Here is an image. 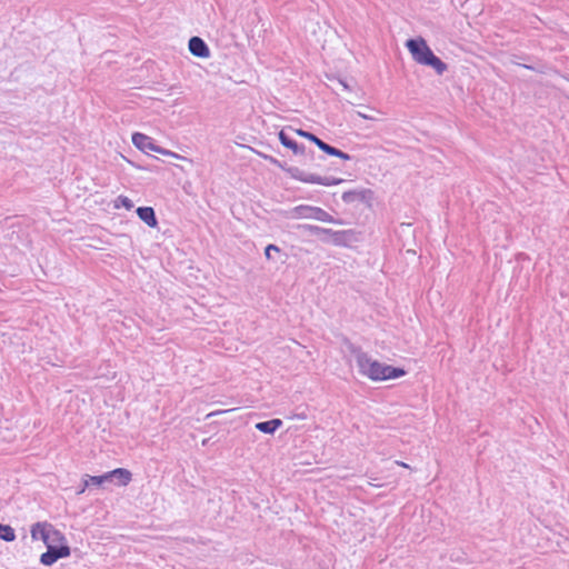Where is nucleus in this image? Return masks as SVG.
<instances>
[{"label":"nucleus","mask_w":569,"mask_h":569,"mask_svg":"<svg viewBox=\"0 0 569 569\" xmlns=\"http://www.w3.org/2000/svg\"><path fill=\"white\" fill-rule=\"evenodd\" d=\"M355 357L359 373L372 381L397 379L406 375L405 369L375 360L360 349L355 353Z\"/></svg>","instance_id":"nucleus-1"},{"label":"nucleus","mask_w":569,"mask_h":569,"mask_svg":"<svg viewBox=\"0 0 569 569\" xmlns=\"http://www.w3.org/2000/svg\"><path fill=\"white\" fill-rule=\"evenodd\" d=\"M406 47L417 63L432 68L438 76L448 70L447 63L433 53L423 38L408 39Z\"/></svg>","instance_id":"nucleus-2"},{"label":"nucleus","mask_w":569,"mask_h":569,"mask_svg":"<svg viewBox=\"0 0 569 569\" xmlns=\"http://www.w3.org/2000/svg\"><path fill=\"white\" fill-rule=\"evenodd\" d=\"M260 157H262L264 160H267L269 163L278 167L282 171H284L287 174H289L292 179L305 182V183H316L321 186H337L343 182L342 178H336V177H321L313 173H306L303 170H301L298 167L288 166L287 162L280 161L277 158L268 154H263L261 152L258 153Z\"/></svg>","instance_id":"nucleus-3"},{"label":"nucleus","mask_w":569,"mask_h":569,"mask_svg":"<svg viewBox=\"0 0 569 569\" xmlns=\"http://www.w3.org/2000/svg\"><path fill=\"white\" fill-rule=\"evenodd\" d=\"M312 236H320L321 233H328L329 238L322 237L321 241L326 243H332L338 247H348L352 242L358 240L357 232L352 229L348 230H333L329 228L319 227L316 224H299L297 227Z\"/></svg>","instance_id":"nucleus-4"},{"label":"nucleus","mask_w":569,"mask_h":569,"mask_svg":"<svg viewBox=\"0 0 569 569\" xmlns=\"http://www.w3.org/2000/svg\"><path fill=\"white\" fill-rule=\"evenodd\" d=\"M286 217L289 219H313L321 222L342 224L343 221L333 218L320 207L299 204L287 211Z\"/></svg>","instance_id":"nucleus-5"},{"label":"nucleus","mask_w":569,"mask_h":569,"mask_svg":"<svg viewBox=\"0 0 569 569\" xmlns=\"http://www.w3.org/2000/svg\"><path fill=\"white\" fill-rule=\"evenodd\" d=\"M47 551L40 556V563L43 566H52L59 559L67 558L71 553L68 545H49L46 546Z\"/></svg>","instance_id":"nucleus-6"},{"label":"nucleus","mask_w":569,"mask_h":569,"mask_svg":"<svg viewBox=\"0 0 569 569\" xmlns=\"http://www.w3.org/2000/svg\"><path fill=\"white\" fill-rule=\"evenodd\" d=\"M341 199L348 204L359 202L371 207L375 199V192L371 189L366 188L348 190L342 193Z\"/></svg>","instance_id":"nucleus-7"},{"label":"nucleus","mask_w":569,"mask_h":569,"mask_svg":"<svg viewBox=\"0 0 569 569\" xmlns=\"http://www.w3.org/2000/svg\"><path fill=\"white\" fill-rule=\"evenodd\" d=\"M278 137H279V141L281 142V144L283 147L292 150V152L295 154L306 156V157L310 158L311 160L315 158V152L313 151L307 152L306 151V147L303 144L298 143L295 139H292L286 132L284 129L280 130V132L278 133Z\"/></svg>","instance_id":"nucleus-8"},{"label":"nucleus","mask_w":569,"mask_h":569,"mask_svg":"<svg viewBox=\"0 0 569 569\" xmlns=\"http://www.w3.org/2000/svg\"><path fill=\"white\" fill-rule=\"evenodd\" d=\"M132 143L137 149L147 154L149 153V151L156 152L158 147V144H156L154 140L151 137L141 132H134L132 134Z\"/></svg>","instance_id":"nucleus-9"},{"label":"nucleus","mask_w":569,"mask_h":569,"mask_svg":"<svg viewBox=\"0 0 569 569\" xmlns=\"http://www.w3.org/2000/svg\"><path fill=\"white\" fill-rule=\"evenodd\" d=\"M188 47H189V51L194 57H198V58H209L210 57V49H209L208 44L204 42V40L201 39L200 37H197V36L191 37L189 39Z\"/></svg>","instance_id":"nucleus-10"},{"label":"nucleus","mask_w":569,"mask_h":569,"mask_svg":"<svg viewBox=\"0 0 569 569\" xmlns=\"http://www.w3.org/2000/svg\"><path fill=\"white\" fill-rule=\"evenodd\" d=\"M53 529V526L47 521L44 522H36L31 526V538L33 540H42L43 543L50 540V532Z\"/></svg>","instance_id":"nucleus-11"},{"label":"nucleus","mask_w":569,"mask_h":569,"mask_svg":"<svg viewBox=\"0 0 569 569\" xmlns=\"http://www.w3.org/2000/svg\"><path fill=\"white\" fill-rule=\"evenodd\" d=\"M106 473L108 481H114L118 486H127L132 479L131 471L124 468H117Z\"/></svg>","instance_id":"nucleus-12"},{"label":"nucleus","mask_w":569,"mask_h":569,"mask_svg":"<svg viewBox=\"0 0 569 569\" xmlns=\"http://www.w3.org/2000/svg\"><path fill=\"white\" fill-rule=\"evenodd\" d=\"M136 212L139 219L143 221L148 227L156 228L158 226L156 212L152 207H139L137 208Z\"/></svg>","instance_id":"nucleus-13"},{"label":"nucleus","mask_w":569,"mask_h":569,"mask_svg":"<svg viewBox=\"0 0 569 569\" xmlns=\"http://www.w3.org/2000/svg\"><path fill=\"white\" fill-rule=\"evenodd\" d=\"M282 423L283 422L281 419L274 418L256 423V429L266 435H273L282 426Z\"/></svg>","instance_id":"nucleus-14"},{"label":"nucleus","mask_w":569,"mask_h":569,"mask_svg":"<svg viewBox=\"0 0 569 569\" xmlns=\"http://www.w3.org/2000/svg\"><path fill=\"white\" fill-rule=\"evenodd\" d=\"M320 150L323 151L325 153H327L328 156L337 157V158H340L342 160H350L351 159L350 154L341 151L340 149H338L336 147L330 146L327 142H323V143L320 144Z\"/></svg>","instance_id":"nucleus-15"},{"label":"nucleus","mask_w":569,"mask_h":569,"mask_svg":"<svg viewBox=\"0 0 569 569\" xmlns=\"http://www.w3.org/2000/svg\"><path fill=\"white\" fill-rule=\"evenodd\" d=\"M17 538L14 529L9 525L0 523V539L6 542H12Z\"/></svg>","instance_id":"nucleus-16"},{"label":"nucleus","mask_w":569,"mask_h":569,"mask_svg":"<svg viewBox=\"0 0 569 569\" xmlns=\"http://www.w3.org/2000/svg\"><path fill=\"white\" fill-rule=\"evenodd\" d=\"M49 536H50V540H48V542L44 543L46 546H49V545H68L64 535L60 530L56 529L54 527L51 530Z\"/></svg>","instance_id":"nucleus-17"},{"label":"nucleus","mask_w":569,"mask_h":569,"mask_svg":"<svg viewBox=\"0 0 569 569\" xmlns=\"http://www.w3.org/2000/svg\"><path fill=\"white\" fill-rule=\"evenodd\" d=\"M106 481H108L107 473H103L101 476H88V479L84 480V487L80 490V492H83L86 487L100 486Z\"/></svg>","instance_id":"nucleus-18"},{"label":"nucleus","mask_w":569,"mask_h":569,"mask_svg":"<svg viewBox=\"0 0 569 569\" xmlns=\"http://www.w3.org/2000/svg\"><path fill=\"white\" fill-rule=\"evenodd\" d=\"M120 207H123L126 208L127 210H130L133 208V202L131 199H129L127 196H119L116 200H114V208H120Z\"/></svg>","instance_id":"nucleus-19"},{"label":"nucleus","mask_w":569,"mask_h":569,"mask_svg":"<svg viewBox=\"0 0 569 569\" xmlns=\"http://www.w3.org/2000/svg\"><path fill=\"white\" fill-rule=\"evenodd\" d=\"M156 152H158L160 154H163V156H170V157H173V158H178V159L182 158L180 154H178V153H176L173 151H170L168 149H164V148H162L160 146L157 147Z\"/></svg>","instance_id":"nucleus-20"},{"label":"nucleus","mask_w":569,"mask_h":569,"mask_svg":"<svg viewBox=\"0 0 569 569\" xmlns=\"http://www.w3.org/2000/svg\"><path fill=\"white\" fill-rule=\"evenodd\" d=\"M272 251H274V252H279V251H280V249H279V247H278V246H276V244H272V243H271V244H268V246L266 247V249H264V256H266V258H267V259H271V253H272Z\"/></svg>","instance_id":"nucleus-21"},{"label":"nucleus","mask_w":569,"mask_h":569,"mask_svg":"<svg viewBox=\"0 0 569 569\" xmlns=\"http://www.w3.org/2000/svg\"><path fill=\"white\" fill-rule=\"evenodd\" d=\"M295 132L300 136V137H303L306 139H308L309 141H311L313 139V137L316 136L315 133L312 132H309V131H306V130H302V129H296Z\"/></svg>","instance_id":"nucleus-22"},{"label":"nucleus","mask_w":569,"mask_h":569,"mask_svg":"<svg viewBox=\"0 0 569 569\" xmlns=\"http://www.w3.org/2000/svg\"><path fill=\"white\" fill-rule=\"evenodd\" d=\"M339 83L341 84V87L343 88V90H346V91H351V88H350L349 83H348L346 80H343V79H339Z\"/></svg>","instance_id":"nucleus-23"},{"label":"nucleus","mask_w":569,"mask_h":569,"mask_svg":"<svg viewBox=\"0 0 569 569\" xmlns=\"http://www.w3.org/2000/svg\"><path fill=\"white\" fill-rule=\"evenodd\" d=\"M311 142H313L320 149V144L323 143L325 141L321 140L319 137L315 136Z\"/></svg>","instance_id":"nucleus-24"},{"label":"nucleus","mask_w":569,"mask_h":569,"mask_svg":"<svg viewBox=\"0 0 569 569\" xmlns=\"http://www.w3.org/2000/svg\"><path fill=\"white\" fill-rule=\"evenodd\" d=\"M358 116L363 118V119H371L369 116H367L366 113H361V112H358Z\"/></svg>","instance_id":"nucleus-25"},{"label":"nucleus","mask_w":569,"mask_h":569,"mask_svg":"<svg viewBox=\"0 0 569 569\" xmlns=\"http://www.w3.org/2000/svg\"><path fill=\"white\" fill-rule=\"evenodd\" d=\"M320 240L322 237L329 238L328 233H321L320 236H317Z\"/></svg>","instance_id":"nucleus-26"}]
</instances>
